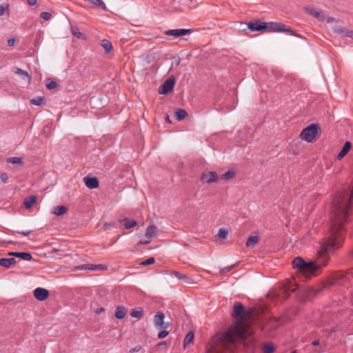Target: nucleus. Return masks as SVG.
I'll return each instance as SVG.
<instances>
[{
    "instance_id": "47",
    "label": "nucleus",
    "mask_w": 353,
    "mask_h": 353,
    "mask_svg": "<svg viewBox=\"0 0 353 353\" xmlns=\"http://www.w3.org/2000/svg\"><path fill=\"white\" fill-rule=\"evenodd\" d=\"M15 43V39L14 38H10L8 40V45L9 46H13Z\"/></svg>"
},
{
    "instance_id": "9",
    "label": "nucleus",
    "mask_w": 353,
    "mask_h": 353,
    "mask_svg": "<svg viewBox=\"0 0 353 353\" xmlns=\"http://www.w3.org/2000/svg\"><path fill=\"white\" fill-rule=\"evenodd\" d=\"M191 32L190 29H174V30H168L165 32V34L169 37H173L175 38H178L186 34H188Z\"/></svg>"
},
{
    "instance_id": "37",
    "label": "nucleus",
    "mask_w": 353,
    "mask_h": 353,
    "mask_svg": "<svg viewBox=\"0 0 353 353\" xmlns=\"http://www.w3.org/2000/svg\"><path fill=\"white\" fill-rule=\"evenodd\" d=\"M48 83L46 84V87L48 90H52L57 88V83L54 81H50L49 79H48Z\"/></svg>"
},
{
    "instance_id": "49",
    "label": "nucleus",
    "mask_w": 353,
    "mask_h": 353,
    "mask_svg": "<svg viewBox=\"0 0 353 353\" xmlns=\"http://www.w3.org/2000/svg\"><path fill=\"white\" fill-rule=\"evenodd\" d=\"M325 19L327 20V23H332L334 21H336V19L334 17H327V18H325Z\"/></svg>"
},
{
    "instance_id": "3",
    "label": "nucleus",
    "mask_w": 353,
    "mask_h": 353,
    "mask_svg": "<svg viewBox=\"0 0 353 353\" xmlns=\"http://www.w3.org/2000/svg\"><path fill=\"white\" fill-rule=\"evenodd\" d=\"M248 28L252 32L268 31V32H287L293 36H297L296 32L282 23L276 22H262L259 20L250 21L247 24Z\"/></svg>"
},
{
    "instance_id": "48",
    "label": "nucleus",
    "mask_w": 353,
    "mask_h": 353,
    "mask_svg": "<svg viewBox=\"0 0 353 353\" xmlns=\"http://www.w3.org/2000/svg\"><path fill=\"white\" fill-rule=\"evenodd\" d=\"M26 1L27 3L30 6H34L37 3V0H26Z\"/></svg>"
},
{
    "instance_id": "54",
    "label": "nucleus",
    "mask_w": 353,
    "mask_h": 353,
    "mask_svg": "<svg viewBox=\"0 0 353 353\" xmlns=\"http://www.w3.org/2000/svg\"><path fill=\"white\" fill-rule=\"evenodd\" d=\"M114 223H110V224L105 223V225L109 226V227H112V226H114Z\"/></svg>"
},
{
    "instance_id": "43",
    "label": "nucleus",
    "mask_w": 353,
    "mask_h": 353,
    "mask_svg": "<svg viewBox=\"0 0 353 353\" xmlns=\"http://www.w3.org/2000/svg\"><path fill=\"white\" fill-rule=\"evenodd\" d=\"M141 350V346L140 345H137L133 348L130 349V353H134L138 352Z\"/></svg>"
},
{
    "instance_id": "29",
    "label": "nucleus",
    "mask_w": 353,
    "mask_h": 353,
    "mask_svg": "<svg viewBox=\"0 0 353 353\" xmlns=\"http://www.w3.org/2000/svg\"><path fill=\"white\" fill-rule=\"evenodd\" d=\"M194 333L192 332H189L185 339H184V346L185 347L186 345H189L190 343H192L194 340Z\"/></svg>"
},
{
    "instance_id": "19",
    "label": "nucleus",
    "mask_w": 353,
    "mask_h": 353,
    "mask_svg": "<svg viewBox=\"0 0 353 353\" xmlns=\"http://www.w3.org/2000/svg\"><path fill=\"white\" fill-rule=\"evenodd\" d=\"M17 261L14 258H2L0 259V265L4 268H10L16 264Z\"/></svg>"
},
{
    "instance_id": "20",
    "label": "nucleus",
    "mask_w": 353,
    "mask_h": 353,
    "mask_svg": "<svg viewBox=\"0 0 353 353\" xmlns=\"http://www.w3.org/2000/svg\"><path fill=\"white\" fill-rule=\"evenodd\" d=\"M127 313V310L123 306H117L116 307L114 316L118 319H122L125 317Z\"/></svg>"
},
{
    "instance_id": "38",
    "label": "nucleus",
    "mask_w": 353,
    "mask_h": 353,
    "mask_svg": "<svg viewBox=\"0 0 353 353\" xmlns=\"http://www.w3.org/2000/svg\"><path fill=\"white\" fill-rule=\"evenodd\" d=\"M155 262V260L153 257L148 258V259L143 261L141 263V265L143 266L149 265L153 264Z\"/></svg>"
},
{
    "instance_id": "42",
    "label": "nucleus",
    "mask_w": 353,
    "mask_h": 353,
    "mask_svg": "<svg viewBox=\"0 0 353 353\" xmlns=\"http://www.w3.org/2000/svg\"><path fill=\"white\" fill-rule=\"evenodd\" d=\"M173 274L176 277L178 278L179 279H185L186 278H188V276L186 275H184V274H181L180 272H174Z\"/></svg>"
},
{
    "instance_id": "15",
    "label": "nucleus",
    "mask_w": 353,
    "mask_h": 353,
    "mask_svg": "<svg viewBox=\"0 0 353 353\" xmlns=\"http://www.w3.org/2000/svg\"><path fill=\"white\" fill-rule=\"evenodd\" d=\"M80 269L83 270L97 271L104 270L106 269V267L103 265L84 264L80 267Z\"/></svg>"
},
{
    "instance_id": "6",
    "label": "nucleus",
    "mask_w": 353,
    "mask_h": 353,
    "mask_svg": "<svg viewBox=\"0 0 353 353\" xmlns=\"http://www.w3.org/2000/svg\"><path fill=\"white\" fill-rule=\"evenodd\" d=\"M175 83L174 77L168 79L159 88V93L161 94H167L172 91Z\"/></svg>"
},
{
    "instance_id": "27",
    "label": "nucleus",
    "mask_w": 353,
    "mask_h": 353,
    "mask_svg": "<svg viewBox=\"0 0 353 353\" xmlns=\"http://www.w3.org/2000/svg\"><path fill=\"white\" fill-rule=\"evenodd\" d=\"M187 112L183 109H177L174 113L175 118L178 121H181L187 117Z\"/></svg>"
},
{
    "instance_id": "35",
    "label": "nucleus",
    "mask_w": 353,
    "mask_h": 353,
    "mask_svg": "<svg viewBox=\"0 0 353 353\" xmlns=\"http://www.w3.org/2000/svg\"><path fill=\"white\" fill-rule=\"evenodd\" d=\"M234 176V172L232 170H228L226 172H225L222 176L221 179H223L225 180H229L232 178H233Z\"/></svg>"
},
{
    "instance_id": "28",
    "label": "nucleus",
    "mask_w": 353,
    "mask_h": 353,
    "mask_svg": "<svg viewBox=\"0 0 353 353\" xmlns=\"http://www.w3.org/2000/svg\"><path fill=\"white\" fill-rule=\"evenodd\" d=\"M101 46L106 52H110L112 48V45L110 41L107 39H103L101 41Z\"/></svg>"
},
{
    "instance_id": "55",
    "label": "nucleus",
    "mask_w": 353,
    "mask_h": 353,
    "mask_svg": "<svg viewBox=\"0 0 353 353\" xmlns=\"http://www.w3.org/2000/svg\"><path fill=\"white\" fill-rule=\"evenodd\" d=\"M165 345V342H161V343H159V346Z\"/></svg>"
},
{
    "instance_id": "31",
    "label": "nucleus",
    "mask_w": 353,
    "mask_h": 353,
    "mask_svg": "<svg viewBox=\"0 0 353 353\" xmlns=\"http://www.w3.org/2000/svg\"><path fill=\"white\" fill-rule=\"evenodd\" d=\"M7 162L12 164L22 165L23 161L21 157H10L7 159Z\"/></svg>"
},
{
    "instance_id": "16",
    "label": "nucleus",
    "mask_w": 353,
    "mask_h": 353,
    "mask_svg": "<svg viewBox=\"0 0 353 353\" xmlns=\"http://www.w3.org/2000/svg\"><path fill=\"white\" fill-rule=\"evenodd\" d=\"M351 147H352L351 142L350 141H346L345 143L343 148L341 149V150L340 151V152L337 155L336 159L337 160L342 159L343 158V157H345L348 153V152L350 150Z\"/></svg>"
},
{
    "instance_id": "44",
    "label": "nucleus",
    "mask_w": 353,
    "mask_h": 353,
    "mask_svg": "<svg viewBox=\"0 0 353 353\" xmlns=\"http://www.w3.org/2000/svg\"><path fill=\"white\" fill-rule=\"evenodd\" d=\"M0 179H1V181L3 182V183H7L8 182V176L7 175V174L6 173H3L0 175Z\"/></svg>"
},
{
    "instance_id": "32",
    "label": "nucleus",
    "mask_w": 353,
    "mask_h": 353,
    "mask_svg": "<svg viewBox=\"0 0 353 353\" xmlns=\"http://www.w3.org/2000/svg\"><path fill=\"white\" fill-rule=\"evenodd\" d=\"M45 99L42 97H37L30 100V103L35 105H41L44 103Z\"/></svg>"
},
{
    "instance_id": "45",
    "label": "nucleus",
    "mask_w": 353,
    "mask_h": 353,
    "mask_svg": "<svg viewBox=\"0 0 353 353\" xmlns=\"http://www.w3.org/2000/svg\"><path fill=\"white\" fill-rule=\"evenodd\" d=\"M6 9H8L7 5H0V16L4 14Z\"/></svg>"
},
{
    "instance_id": "10",
    "label": "nucleus",
    "mask_w": 353,
    "mask_h": 353,
    "mask_svg": "<svg viewBox=\"0 0 353 353\" xmlns=\"http://www.w3.org/2000/svg\"><path fill=\"white\" fill-rule=\"evenodd\" d=\"M33 294L38 301H43L49 296V292L45 288H37L34 290Z\"/></svg>"
},
{
    "instance_id": "7",
    "label": "nucleus",
    "mask_w": 353,
    "mask_h": 353,
    "mask_svg": "<svg viewBox=\"0 0 353 353\" xmlns=\"http://www.w3.org/2000/svg\"><path fill=\"white\" fill-rule=\"evenodd\" d=\"M305 10L307 14L315 17L320 21H323L325 20L326 15L325 12L323 10H317L311 7H305Z\"/></svg>"
},
{
    "instance_id": "52",
    "label": "nucleus",
    "mask_w": 353,
    "mask_h": 353,
    "mask_svg": "<svg viewBox=\"0 0 353 353\" xmlns=\"http://www.w3.org/2000/svg\"><path fill=\"white\" fill-rule=\"evenodd\" d=\"M319 344V340H315L312 342V345H314V346H316Z\"/></svg>"
},
{
    "instance_id": "57",
    "label": "nucleus",
    "mask_w": 353,
    "mask_h": 353,
    "mask_svg": "<svg viewBox=\"0 0 353 353\" xmlns=\"http://www.w3.org/2000/svg\"><path fill=\"white\" fill-rule=\"evenodd\" d=\"M166 119H167V121H170L168 116L166 117Z\"/></svg>"
},
{
    "instance_id": "5",
    "label": "nucleus",
    "mask_w": 353,
    "mask_h": 353,
    "mask_svg": "<svg viewBox=\"0 0 353 353\" xmlns=\"http://www.w3.org/2000/svg\"><path fill=\"white\" fill-rule=\"evenodd\" d=\"M232 316L238 320L239 322H242L245 317V310L244 306L239 302L234 303L232 312Z\"/></svg>"
},
{
    "instance_id": "2",
    "label": "nucleus",
    "mask_w": 353,
    "mask_h": 353,
    "mask_svg": "<svg viewBox=\"0 0 353 353\" xmlns=\"http://www.w3.org/2000/svg\"><path fill=\"white\" fill-rule=\"evenodd\" d=\"M248 332V327L241 322H238L229 327L219 339L223 353H234L236 341L244 340Z\"/></svg>"
},
{
    "instance_id": "14",
    "label": "nucleus",
    "mask_w": 353,
    "mask_h": 353,
    "mask_svg": "<svg viewBox=\"0 0 353 353\" xmlns=\"http://www.w3.org/2000/svg\"><path fill=\"white\" fill-rule=\"evenodd\" d=\"M333 30L336 33L343 34L347 37L353 39V31L350 30L345 27L336 26L333 28Z\"/></svg>"
},
{
    "instance_id": "22",
    "label": "nucleus",
    "mask_w": 353,
    "mask_h": 353,
    "mask_svg": "<svg viewBox=\"0 0 353 353\" xmlns=\"http://www.w3.org/2000/svg\"><path fill=\"white\" fill-rule=\"evenodd\" d=\"M156 234H157V232H156V226L155 225H150L147 228L145 236L148 239H151Z\"/></svg>"
},
{
    "instance_id": "24",
    "label": "nucleus",
    "mask_w": 353,
    "mask_h": 353,
    "mask_svg": "<svg viewBox=\"0 0 353 353\" xmlns=\"http://www.w3.org/2000/svg\"><path fill=\"white\" fill-rule=\"evenodd\" d=\"M259 241V238L258 236H250L246 241L247 247H254L255 246Z\"/></svg>"
},
{
    "instance_id": "39",
    "label": "nucleus",
    "mask_w": 353,
    "mask_h": 353,
    "mask_svg": "<svg viewBox=\"0 0 353 353\" xmlns=\"http://www.w3.org/2000/svg\"><path fill=\"white\" fill-rule=\"evenodd\" d=\"M41 18L43 19V20H48L50 19L51 17V14L50 12H41Z\"/></svg>"
},
{
    "instance_id": "58",
    "label": "nucleus",
    "mask_w": 353,
    "mask_h": 353,
    "mask_svg": "<svg viewBox=\"0 0 353 353\" xmlns=\"http://www.w3.org/2000/svg\"><path fill=\"white\" fill-rule=\"evenodd\" d=\"M292 353H297L296 351H293Z\"/></svg>"
},
{
    "instance_id": "51",
    "label": "nucleus",
    "mask_w": 353,
    "mask_h": 353,
    "mask_svg": "<svg viewBox=\"0 0 353 353\" xmlns=\"http://www.w3.org/2000/svg\"><path fill=\"white\" fill-rule=\"evenodd\" d=\"M150 239H148V240L144 241H140L139 243L140 244H148V243H150Z\"/></svg>"
},
{
    "instance_id": "12",
    "label": "nucleus",
    "mask_w": 353,
    "mask_h": 353,
    "mask_svg": "<svg viewBox=\"0 0 353 353\" xmlns=\"http://www.w3.org/2000/svg\"><path fill=\"white\" fill-rule=\"evenodd\" d=\"M83 181L85 185L90 189H95L99 187V181L97 177L85 176Z\"/></svg>"
},
{
    "instance_id": "59",
    "label": "nucleus",
    "mask_w": 353,
    "mask_h": 353,
    "mask_svg": "<svg viewBox=\"0 0 353 353\" xmlns=\"http://www.w3.org/2000/svg\"><path fill=\"white\" fill-rule=\"evenodd\" d=\"M352 254H353V250H352Z\"/></svg>"
},
{
    "instance_id": "34",
    "label": "nucleus",
    "mask_w": 353,
    "mask_h": 353,
    "mask_svg": "<svg viewBox=\"0 0 353 353\" xmlns=\"http://www.w3.org/2000/svg\"><path fill=\"white\" fill-rule=\"evenodd\" d=\"M130 315L132 317L137 318V319H139L143 316V311L141 310H132L130 313Z\"/></svg>"
},
{
    "instance_id": "30",
    "label": "nucleus",
    "mask_w": 353,
    "mask_h": 353,
    "mask_svg": "<svg viewBox=\"0 0 353 353\" xmlns=\"http://www.w3.org/2000/svg\"><path fill=\"white\" fill-rule=\"evenodd\" d=\"M245 346L248 350H254L256 342L254 339H248L245 342Z\"/></svg>"
},
{
    "instance_id": "13",
    "label": "nucleus",
    "mask_w": 353,
    "mask_h": 353,
    "mask_svg": "<svg viewBox=\"0 0 353 353\" xmlns=\"http://www.w3.org/2000/svg\"><path fill=\"white\" fill-rule=\"evenodd\" d=\"M13 72L18 74L23 80L26 81L28 83H30L31 81V76L28 74L27 71L23 70L19 68H14Z\"/></svg>"
},
{
    "instance_id": "26",
    "label": "nucleus",
    "mask_w": 353,
    "mask_h": 353,
    "mask_svg": "<svg viewBox=\"0 0 353 353\" xmlns=\"http://www.w3.org/2000/svg\"><path fill=\"white\" fill-rule=\"evenodd\" d=\"M275 347L272 343H264L262 346L263 353H273Z\"/></svg>"
},
{
    "instance_id": "50",
    "label": "nucleus",
    "mask_w": 353,
    "mask_h": 353,
    "mask_svg": "<svg viewBox=\"0 0 353 353\" xmlns=\"http://www.w3.org/2000/svg\"><path fill=\"white\" fill-rule=\"evenodd\" d=\"M74 35H75L77 38H81L83 36V34L79 31H73Z\"/></svg>"
},
{
    "instance_id": "36",
    "label": "nucleus",
    "mask_w": 353,
    "mask_h": 353,
    "mask_svg": "<svg viewBox=\"0 0 353 353\" xmlns=\"http://www.w3.org/2000/svg\"><path fill=\"white\" fill-rule=\"evenodd\" d=\"M228 234V232L227 230H225V228H220L219 230V232H218V234L217 236L220 238V239H225L227 237Z\"/></svg>"
},
{
    "instance_id": "4",
    "label": "nucleus",
    "mask_w": 353,
    "mask_h": 353,
    "mask_svg": "<svg viewBox=\"0 0 353 353\" xmlns=\"http://www.w3.org/2000/svg\"><path fill=\"white\" fill-rule=\"evenodd\" d=\"M318 124H310L305 128L301 132L300 137L307 142H312L318 133Z\"/></svg>"
},
{
    "instance_id": "53",
    "label": "nucleus",
    "mask_w": 353,
    "mask_h": 353,
    "mask_svg": "<svg viewBox=\"0 0 353 353\" xmlns=\"http://www.w3.org/2000/svg\"><path fill=\"white\" fill-rule=\"evenodd\" d=\"M102 311H103V307H100V308L97 310L96 312L98 314V313H99L100 312H102Z\"/></svg>"
},
{
    "instance_id": "33",
    "label": "nucleus",
    "mask_w": 353,
    "mask_h": 353,
    "mask_svg": "<svg viewBox=\"0 0 353 353\" xmlns=\"http://www.w3.org/2000/svg\"><path fill=\"white\" fill-rule=\"evenodd\" d=\"M136 225H137V222L134 220L128 219H125L124 220V226H125V228H126V229L132 228L134 226H135Z\"/></svg>"
},
{
    "instance_id": "40",
    "label": "nucleus",
    "mask_w": 353,
    "mask_h": 353,
    "mask_svg": "<svg viewBox=\"0 0 353 353\" xmlns=\"http://www.w3.org/2000/svg\"><path fill=\"white\" fill-rule=\"evenodd\" d=\"M235 265H229L225 268H223L222 270H220V273L221 274H225L228 272H230L234 267Z\"/></svg>"
},
{
    "instance_id": "18",
    "label": "nucleus",
    "mask_w": 353,
    "mask_h": 353,
    "mask_svg": "<svg viewBox=\"0 0 353 353\" xmlns=\"http://www.w3.org/2000/svg\"><path fill=\"white\" fill-rule=\"evenodd\" d=\"M8 255L19 257L24 261H30L32 259V255L29 252H9Z\"/></svg>"
},
{
    "instance_id": "8",
    "label": "nucleus",
    "mask_w": 353,
    "mask_h": 353,
    "mask_svg": "<svg viewBox=\"0 0 353 353\" xmlns=\"http://www.w3.org/2000/svg\"><path fill=\"white\" fill-rule=\"evenodd\" d=\"M219 179L217 174L215 172L208 171L205 172L201 176V181L203 183H211L216 182Z\"/></svg>"
},
{
    "instance_id": "56",
    "label": "nucleus",
    "mask_w": 353,
    "mask_h": 353,
    "mask_svg": "<svg viewBox=\"0 0 353 353\" xmlns=\"http://www.w3.org/2000/svg\"><path fill=\"white\" fill-rule=\"evenodd\" d=\"M292 292H295L296 291V288H294V289H292L291 290Z\"/></svg>"
},
{
    "instance_id": "11",
    "label": "nucleus",
    "mask_w": 353,
    "mask_h": 353,
    "mask_svg": "<svg viewBox=\"0 0 353 353\" xmlns=\"http://www.w3.org/2000/svg\"><path fill=\"white\" fill-rule=\"evenodd\" d=\"M164 314L162 312H158L154 316V326L159 328H167L168 325H164Z\"/></svg>"
},
{
    "instance_id": "23",
    "label": "nucleus",
    "mask_w": 353,
    "mask_h": 353,
    "mask_svg": "<svg viewBox=\"0 0 353 353\" xmlns=\"http://www.w3.org/2000/svg\"><path fill=\"white\" fill-rule=\"evenodd\" d=\"M68 208L64 205H57L54 208L53 214L57 216H61L65 214Z\"/></svg>"
},
{
    "instance_id": "17",
    "label": "nucleus",
    "mask_w": 353,
    "mask_h": 353,
    "mask_svg": "<svg viewBox=\"0 0 353 353\" xmlns=\"http://www.w3.org/2000/svg\"><path fill=\"white\" fill-rule=\"evenodd\" d=\"M277 327V321L276 319L270 320L267 324L261 327V330L265 333L270 332L272 330H274Z\"/></svg>"
},
{
    "instance_id": "1",
    "label": "nucleus",
    "mask_w": 353,
    "mask_h": 353,
    "mask_svg": "<svg viewBox=\"0 0 353 353\" xmlns=\"http://www.w3.org/2000/svg\"><path fill=\"white\" fill-rule=\"evenodd\" d=\"M353 198V188H343L335 196L332 205L330 228L327 236L322 239L317 252L316 263L306 262L301 272L310 278L315 271L327 265L329 255L341 248L343 243L345 223H347L350 214V201Z\"/></svg>"
},
{
    "instance_id": "41",
    "label": "nucleus",
    "mask_w": 353,
    "mask_h": 353,
    "mask_svg": "<svg viewBox=\"0 0 353 353\" xmlns=\"http://www.w3.org/2000/svg\"><path fill=\"white\" fill-rule=\"evenodd\" d=\"M168 334V332L166 331V330H161V332H159L158 334V337L159 339H164L165 337H166Z\"/></svg>"
},
{
    "instance_id": "25",
    "label": "nucleus",
    "mask_w": 353,
    "mask_h": 353,
    "mask_svg": "<svg viewBox=\"0 0 353 353\" xmlns=\"http://www.w3.org/2000/svg\"><path fill=\"white\" fill-rule=\"evenodd\" d=\"M37 198L35 196H30L24 199L23 204L28 209L30 208L36 202Z\"/></svg>"
},
{
    "instance_id": "46",
    "label": "nucleus",
    "mask_w": 353,
    "mask_h": 353,
    "mask_svg": "<svg viewBox=\"0 0 353 353\" xmlns=\"http://www.w3.org/2000/svg\"><path fill=\"white\" fill-rule=\"evenodd\" d=\"M15 232L26 236H28L31 233V230L16 231Z\"/></svg>"
},
{
    "instance_id": "21",
    "label": "nucleus",
    "mask_w": 353,
    "mask_h": 353,
    "mask_svg": "<svg viewBox=\"0 0 353 353\" xmlns=\"http://www.w3.org/2000/svg\"><path fill=\"white\" fill-rule=\"evenodd\" d=\"M292 263L294 268H297L299 271H301V270H303V268L305 266L306 262L301 257L298 256L293 260Z\"/></svg>"
}]
</instances>
